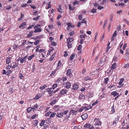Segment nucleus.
Wrapping results in <instances>:
<instances>
[{"instance_id":"53","label":"nucleus","mask_w":129,"mask_h":129,"mask_svg":"<svg viewBox=\"0 0 129 129\" xmlns=\"http://www.w3.org/2000/svg\"><path fill=\"white\" fill-rule=\"evenodd\" d=\"M103 8H104L102 6H99L98 7V9L99 10H101V9H102Z\"/></svg>"},{"instance_id":"25","label":"nucleus","mask_w":129,"mask_h":129,"mask_svg":"<svg viewBox=\"0 0 129 129\" xmlns=\"http://www.w3.org/2000/svg\"><path fill=\"white\" fill-rule=\"evenodd\" d=\"M41 96V95L40 94H37L35 97L34 98V99L35 100L38 99Z\"/></svg>"},{"instance_id":"24","label":"nucleus","mask_w":129,"mask_h":129,"mask_svg":"<svg viewBox=\"0 0 129 129\" xmlns=\"http://www.w3.org/2000/svg\"><path fill=\"white\" fill-rule=\"evenodd\" d=\"M33 31L32 30L29 33V34L27 36V38H30L33 35Z\"/></svg>"},{"instance_id":"19","label":"nucleus","mask_w":129,"mask_h":129,"mask_svg":"<svg viewBox=\"0 0 129 129\" xmlns=\"http://www.w3.org/2000/svg\"><path fill=\"white\" fill-rule=\"evenodd\" d=\"M57 70L56 69L54 71L52 72L51 73L50 75V76L53 77V76H54V74L56 72Z\"/></svg>"},{"instance_id":"59","label":"nucleus","mask_w":129,"mask_h":129,"mask_svg":"<svg viewBox=\"0 0 129 129\" xmlns=\"http://www.w3.org/2000/svg\"><path fill=\"white\" fill-rule=\"evenodd\" d=\"M125 124H126V123H125V121L124 120L123 121L122 123V125L123 126H124L126 125Z\"/></svg>"},{"instance_id":"39","label":"nucleus","mask_w":129,"mask_h":129,"mask_svg":"<svg viewBox=\"0 0 129 129\" xmlns=\"http://www.w3.org/2000/svg\"><path fill=\"white\" fill-rule=\"evenodd\" d=\"M47 87V85H44L43 86H41L40 87V89L41 90L44 89L45 88Z\"/></svg>"},{"instance_id":"21","label":"nucleus","mask_w":129,"mask_h":129,"mask_svg":"<svg viewBox=\"0 0 129 129\" xmlns=\"http://www.w3.org/2000/svg\"><path fill=\"white\" fill-rule=\"evenodd\" d=\"M59 106L58 105H55L54 107V109L56 111H57L59 109Z\"/></svg>"},{"instance_id":"40","label":"nucleus","mask_w":129,"mask_h":129,"mask_svg":"<svg viewBox=\"0 0 129 129\" xmlns=\"http://www.w3.org/2000/svg\"><path fill=\"white\" fill-rule=\"evenodd\" d=\"M82 47V46L81 45H78L77 48V49L78 50H80Z\"/></svg>"},{"instance_id":"56","label":"nucleus","mask_w":129,"mask_h":129,"mask_svg":"<svg viewBox=\"0 0 129 129\" xmlns=\"http://www.w3.org/2000/svg\"><path fill=\"white\" fill-rule=\"evenodd\" d=\"M51 113V112H48L47 113L45 114V116H49L50 114V113Z\"/></svg>"},{"instance_id":"12","label":"nucleus","mask_w":129,"mask_h":129,"mask_svg":"<svg viewBox=\"0 0 129 129\" xmlns=\"http://www.w3.org/2000/svg\"><path fill=\"white\" fill-rule=\"evenodd\" d=\"M79 97V99L82 101L85 98V96L82 94H80Z\"/></svg>"},{"instance_id":"34","label":"nucleus","mask_w":129,"mask_h":129,"mask_svg":"<svg viewBox=\"0 0 129 129\" xmlns=\"http://www.w3.org/2000/svg\"><path fill=\"white\" fill-rule=\"evenodd\" d=\"M57 86V84H53L51 88L54 89Z\"/></svg>"},{"instance_id":"38","label":"nucleus","mask_w":129,"mask_h":129,"mask_svg":"<svg viewBox=\"0 0 129 129\" xmlns=\"http://www.w3.org/2000/svg\"><path fill=\"white\" fill-rule=\"evenodd\" d=\"M84 80L86 81L88 80H91V79L89 78V77L88 76H86Z\"/></svg>"},{"instance_id":"57","label":"nucleus","mask_w":129,"mask_h":129,"mask_svg":"<svg viewBox=\"0 0 129 129\" xmlns=\"http://www.w3.org/2000/svg\"><path fill=\"white\" fill-rule=\"evenodd\" d=\"M11 64H9L8 66H7L6 67V69H9L10 68H12L11 67Z\"/></svg>"},{"instance_id":"51","label":"nucleus","mask_w":129,"mask_h":129,"mask_svg":"<svg viewBox=\"0 0 129 129\" xmlns=\"http://www.w3.org/2000/svg\"><path fill=\"white\" fill-rule=\"evenodd\" d=\"M96 9L93 8L91 11V12L92 13H94L96 12Z\"/></svg>"},{"instance_id":"18","label":"nucleus","mask_w":129,"mask_h":129,"mask_svg":"<svg viewBox=\"0 0 129 129\" xmlns=\"http://www.w3.org/2000/svg\"><path fill=\"white\" fill-rule=\"evenodd\" d=\"M32 106L33 107H32V109L33 111H34V110L37 109L38 107H39V106H38V105L37 104H36L35 105H34V106Z\"/></svg>"},{"instance_id":"41","label":"nucleus","mask_w":129,"mask_h":129,"mask_svg":"<svg viewBox=\"0 0 129 129\" xmlns=\"http://www.w3.org/2000/svg\"><path fill=\"white\" fill-rule=\"evenodd\" d=\"M99 102V101H98L97 100L94 103H93L92 104V106H94L95 105L97 104Z\"/></svg>"},{"instance_id":"37","label":"nucleus","mask_w":129,"mask_h":129,"mask_svg":"<svg viewBox=\"0 0 129 129\" xmlns=\"http://www.w3.org/2000/svg\"><path fill=\"white\" fill-rule=\"evenodd\" d=\"M111 109V111L112 112V113H114L115 112V110L114 109V105H113V106L112 107Z\"/></svg>"},{"instance_id":"15","label":"nucleus","mask_w":129,"mask_h":129,"mask_svg":"<svg viewBox=\"0 0 129 129\" xmlns=\"http://www.w3.org/2000/svg\"><path fill=\"white\" fill-rule=\"evenodd\" d=\"M62 64L60 61H59L58 63V64L57 66L56 69L57 70L60 68Z\"/></svg>"},{"instance_id":"49","label":"nucleus","mask_w":129,"mask_h":129,"mask_svg":"<svg viewBox=\"0 0 129 129\" xmlns=\"http://www.w3.org/2000/svg\"><path fill=\"white\" fill-rule=\"evenodd\" d=\"M48 27L49 29H51L53 28V26L52 25H49L48 26Z\"/></svg>"},{"instance_id":"61","label":"nucleus","mask_w":129,"mask_h":129,"mask_svg":"<svg viewBox=\"0 0 129 129\" xmlns=\"http://www.w3.org/2000/svg\"><path fill=\"white\" fill-rule=\"evenodd\" d=\"M85 87H83L82 88L80 89V90L81 92H82L84 91L85 90Z\"/></svg>"},{"instance_id":"17","label":"nucleus","mask_w":129,"mask_h":129,"mask_svg":"<svg viewBox=\"0 0 129 129\" xmlns=\"http://www.w3.org/2000/svg\"><path fill=\"white\" fill-rule=\"evenodd\" d=\"M56 116L58 117L61 118L63 117V115L61 113H57L56 114Z\"/></svg>"},{"instance_id":"55","label":"nucleus","mask_w":129,"mask_h":129,"mask_svg":"<svg viewBox=\"0 0 129 129\" xmlns=\"http://www.w3.org/2000/svg\"><path fill=\"white\" fill-rule=\"evenodd\" d=\"M81 22L82 23H85L86 24V21L84 19H83L81 21Z\"/></svg>"},{"instance_id":"48","label":"nucleus","mask_w":129,"mask_h":129,"mask_svg":"<svg viewBox=\"0 0 129 129\" xmlns=\"http://www.w3.org/2000/svg\"><path fill=\"white\" fill-rule=\"evenodd\" d=\"M51 44L52 45L54 46H56L57 44L54 42H52Z\"/></svg>"},{"instance_id":"52","label":"nucleus","mask_w":129,"mask_h":129,"mask_svg":"<svg viewBox=\"0 0 129 129\" xmlns=\"http://www.w3.org/2000/svg\"><path fill=\"white\" fill-rule=\"evenodd\" d=\"M39 42H40V41L39 40H37L35 42H34V44L35 45H36L39 43Z\"/></svg>"},{"instance_id":"10","label":"nucleus","mask_w":129,"mask_h":129,"mask_svg":"<svg viewBox=\"0 0 129 129\" xmlns=\"http://www.w3.org/2000/svg\"><path fill=\"white\" fill-rule=\"evenodd\" d=\"M72 71L71 69H69L67 71V76H71V75L72 76Z\"/></svg>"},{"instance_id":"6","label":"nucleus","mask_w":129,"mask_h":129,"mask_svg":"<svg viewBox=\"0 0 129 129\" xmlns=\"http://www.w3.org/2000/svg\"><path fill=\"white\" fill-rule=\"evenodd\" d=\"M79 88V86L78 84H74L73 86V89L74 91H76Z\"/></svg>"},{"instance_id":"9","label":"nucleus","mask_w":129,"mask_h":129,"mask_svg":"<svg viewBox=\"0 0 129 129\" xmlns=\"http://www.w3.org/2000/svg\"><path fill=\"white\" fill-rule=\"evenodd\" d=\"M124 79L123 78L121 79L120 80V81L118 83V84L120 85V87H121L123 86V84H122L123 81H124Z\"/></svg>"},{"instance_id":"11","label":"nucleus","mask_w":129,"mask_h":129,"mask_svg":"<svg viewBox=\"0 0 129 129\" xmlns=\"http://www.w3.org/2000/svg\"><path fill=\"white\" fill-rule=\"evenodd\" d=\"M47 91L49 93L50 96L53 93V91L51 88H48L47 89Z\"/></svg>"},{"instance_id":"60","label":"nucleus","mask_w":129,"mask_h":129,"mask_svg":"<svg viewBox=\"0 0 129 129\" xmlns=\"http://www.w3.org/2000/svg\"><path fill=\"white\" fill-rule=\"evenodd\" d=\"M116 35V31H115L113 34L112 36L115 37Z\"/></svg>"},{"instance_id":"30","label":"nucleus","mask_w":129,"mask_h":129,"mask_svg":"<svg viewBox=\"0 0 129 129\" xmlns=\"http://www.w3.org/2000/svg\"><path fill=\"white\" fill-rule=\"evenodd\" d=\"M56 114V113H52L50 115V118H53L55 117V115Z\"/></svg>"},{"instance_id":"22","label":"nucleus","mask_w":129,"mask_h":129,"mask_svg":"<svg viewBox=\"0 0 129 129\" xmlns=\"http://www.w3.org/2000/svg\"><path fill=\"white\" fill-rule=\"evenodd\" d=\"M56 53H54L52 55L51 57L49 58V60L50 61H52L54 58Z\"/></svg>"},{"instance_id":"36","label":"nucleus","mask_w":129,"mask_h":129,"mask_svg":"<svg viewBox=\"0 0 129 129\" xmlns=\"http://www.w3.org/2000/svg\"><path fill=\"white\" fill-rule=\"evenodd\" d=\"M69 112L68 110L64 111L62 113L63 114L66 115V114Z\"/></svg>"},{"instance_id":"35","label":"nucleus","mask_w":129,"mask_h":129,"mask_svg":"<svg viewBox=\"0 0 129 129\" xmlns=\"http://www.w3.org/2000/svg\"><path fill=\"white\" fill-rule=\"evenodd\" d=\"M109 80V78L107 77L104 79V83L106 84H107L108 83V81Z\"/></svg>"},{"instance_id":"29","label":"nucleus","mask_w":129,"mask_h":129,"mask_svg":"<svg viewBox=\"0 0 129 129\" xmlns=\"http://www.w3.org/2000/svg\"><path fill=\"white\" fill-rule=\"evenodd\" d=\"M35 55L34 54L32 55H31L29 56L28 58V60H31L33 58L34 56Z\"/></svg>"},{"instance_id":"62","label":"nucleus","mask_w":129,"mask_h":129,"mask_svg":"<svg viewBox=\"0 0 129 129\" xmlns=\"http://www.w3.org/2000/svg\"><path fill=\"white\" fill-rule=\"evenodd\" d=\"M129 67V64H126L124 66V67L125 68H127Z\"/></svg>"},{"instance_id":"23","label":"nucleus","mask_w":129,"mask_h":129,"mask_svg":"<svg viewBox=\"0 0 129 129\" xmlns=\"http://www.w3.org/2000/svg\"><path fill=\"white\" fill-rule=\"evenodd\" d=\"M57 102V100L55 99L54 100L52 101L50 103V105H53L55 103H56Z\"/></svg>"},{"instance_id":"50","label":"nucleus","mask_w":129,"mask_h":129,"mask_svg":"<svg viewBox=\"0 0 129 129\" xmlns=\"http://www.w3.org/2000/svg\"><path fill=\"white\" fill-rule=\"evenodd\" d=\"M86 35L85 34H84V35H81L80 36V38H84L86 37Z\"/></svg>"},{"instance_id":"43","label":"nucleus","mask_w":129,"mask_h":129,"mask_svg":"<svg viewBox=\"0 0 129 129\" xmlns=\"http://www.w3.org/2000/svg\"><path fill=\"white\" fill-rule=\"evenodd\" d=\"M119 116H117V117H116L114 119V121L117 122H118V121L119 119Z\"/></svg>"},{"instance_id":"42","label":"nucleus","mask_w":129,"mask_h":129,"mask_svg":"<svg viewBox=\"0 0 129 129\" xmlns=\"http://www.w3.org/2000/svg\"><path fill=\"white\" fill-rule=\"evenodd\" d=\"M41 26V25L39 24H37L34 27V28H38L39 27H40Z\"/></svg>"},{"instance_id":"33","label":"nucleus","mask_w":129,"mask_h":129,"mask_svg":"<svg viewBox=\"0 0 129 129\" xmlns=\"http://www.w3.org/2000/svg\"><path fill=\"white\" fill-rule=\"evenodd\" d=\"M23 75L21 73H19V77L21 79H22L23 78L22 77H23Z\"/></svg>"},{"instance_id":"54","label":"nucleus","mask_w":129,"mask_h":129,"mask_svg":"<svg viewBox=\"0 0 129 129\" xmlns=\"http://www.w3.org/2000/svg\"><path fill=\"white\" fill-rule=\"evenodd\" d=\"M62 80V79L61 78H58L57 79V80L56 81V83H58L61 80Z\"/></svg>"},{"instance_id":"4","label":"nucleus","mask_w":129,"mask_h":129,"mask_svg":"<svg viewBox=\"0 0 129 129\" xmlns=\"http://www.w3.org/2000/svg\"><path fill=\"white\" fill-rule=\"evenodd\" d=\"M18 66L17 64L15 62H13L11 64V67L12 68V69H14Z\"/></svg>"},{"instance_id":"16","label":"nucleus","mask_w":129,"mask_h":129,"mask_svg":"<svg viewBox=\"0 0 129 129\" xmlns=\"http://www.w3.org/2000/svg\"><path fill=\"white\" fill-rule=\"evenodd\" d=\"M91 126V125L90 124L87 123L84 125V127H85L86 129L88 128H89Z\"/></svg>"},{"instance_id":"58","label":"nucleus","mask_w":129,"mask_h":129,"mask_svg":"<svg viewBox=\"0 0 129 129\" xmlns=\"http://www.w3.org/2000/svg\"><path fill=\"white\" fill-rule=\"evenodd\" d=\"M124 128H126L127 129H128L129 128V123H128L126 126V127H124Z\"/></svg>"},{"instance_id":"7","label":"nucleus","mask_w":129,"mask_h":129,"mask_svg":"<svg viewBox=\"0 0 129 129\" xmlns=\"http://www.w3.org/2000/svg\"><path fill=\"white\" fill-rule=\"evenodd\" d=\"M67 91V90L66 89H63L60 91L59 94L60 95H64Z\"/></svg>"},{"instance_id":"5","label":"nucleus","mask_w":129,"mask_h":129,"mask_svg":"<svg viewBox=\"0 0 129 129\" xmlns=\"http://www.w3.org/2000/svg\"><path fill=\"white\" fill-rule=\"evenodd\" d=\"M12 59L11 57L9 56L6 59V63L7 64H9L11 62Z\"/></svg>"},{"instance_id":"46","label":"nucleus","mask_w":129,"mask_h":129,"mask_svg":"<svg viewBox=\"0 0 129 129\" xmlns=\"http://www.w3.org/2000/svg\"><path fill=\"white\" fill-rule=\"evenodd\" d=\"M11 8V7L10 6H7L5 7V9L7 10H9Z\"/></svg>"},{"instance_id":"8","label":"nucleus","mask_w":129,"mask_h":129,"mask_svg":"<svg viewBox=\"0 0 129 129\" xmlns=\"http://www.w3.org/2000/svg\"><path fill=\"white\" fill-rule=\"evenodd\" d=\"M35 29L34 32L36 33L40 32L42 30V28H37Z\"/></svg>"},{"instance_id":"45","label":"nucleus","mask_w":129,"mask_h":129,"mask_svg":"<svg viewBox=\"0 0 129 129\" xmlns=\"http://www.w3.org/2000/svg\"><path fill=\"white\" fill-rule=\"evenodd\" d=\"M50 3H51V2H50L49 3H48V6L47 7V9H49V8H51V5L50 4Z\"/></svg>"},{"instance_id":"31","label":"nucleus","mask_w":129,"mask_h":129,"mask_svg":"<svg viewBox=\"0 0 129 129\" xmlns=\"http://www.w3.org/2000/svg\"><path fill=\"white\" fill-rule=\"evenodd\" d=\"M45 122V121L44 120H43L41 121L40 123V126H43L44 125Z\"/></svg>"},{"instance_id":"26","label":"nucleus","mask_w":129,"mask_h":129,"mask_svg":"<svg viewBox=\"0 0 129 129\" xmlns=\"http://www.w3.org/2000/svg\"><path fill=\"white\" fill-rule=\"evenodd\" d=\"M76 55L73 54L70 57V58L71 60H72L74 59L76 56Z\"/></svg>"},{"instance_id":"27","label":"nucleus","mask_w":129,"mask_h":129,"mask_svg":"<svg viewBox=\"0 0 129 129\" xmlns=\"http://www.w3.org/2000/svg\"><path fill=\"white\" fill-rule=\"evenodd\" d=\"M26 24L25 22H23L19 26V28H20L22 27H24Z\"/></svg>"},{"instance_id":"64","label":"nucleus","mask_w":129,"mask_h":129,"mask_svg":"<svg viewBox=\"0 0 129 129\" xmlns=\"http://www.w3.org/2000/svg\"><path fill=\"white\" fill-rule=\"evenodd\" d=\"M36 117V114L34 115L31 117V119H34Z\"/></svg>"},{"instance_id":"14","label":"nucleus","mask_w":129,"mask_h":129,"mask_svg":"<svg viewBox=\"0 0 129 129\" xmlns=\"http://www.w3.org/2000/svg\"><path fill=\"white\" fill-rule=\"evenodd\" d=\"M111 95H113V96L114 97H115L117 95H118V93H117L116 91H113L111 92Z\"/></svg>"},{"instance_id":"47","label":"nucleus","mask_w":129,"mask_h":129,"mask_svg":"<svg viewBox=\"0 0 129 129\" xmlns=\"http://www.w3.org/2000/svg\"><path fill=\"white\" fill-rule=\"evenodd\" d=\"M34 26H35V24H33L32 25H30V26H28L27 27V28L28 29H30L32 27Z\"/></svg>"},{"instance_id":"20","label":"nucleus","mask_w":129,"mask_h":129,"mask_svg":"<svg viewBox=\"0 0 129 129\" xmlns=\"http://www.w3.org/2000/svg\"><path fill=\"white\" fill-rule=\"evenodd\" d=\"M116 63H114L113 64L111 68V70H114L116 68Z\"/></svg>"},{"instance_id":"32","label":"nucleus","mask_w":129,"mask_h":129,"mask_svg":"<svg viewBox=\"0 0 129 129\" xmlns=\"http://www.w3.org/2000/svg\"><path fill=\"white\" fill-rule=\"evenodd\" d=\"M32 109V107H29L27 109V113H29L30 112L31 110Z\"/></svg>"},{"instance_id":"1","label":"nucleus","mask_w":129,"mask_h":129,"mask_svg":"<svg viewBox=\"0 0 129 129\" xmlns=\"http://www.w3.org/2000/svg\"><path fill=\"white\" fill-rule=\"evenodd\" d=\"M94 124L95 125H101L102 122L100 119L98 117H96L94 119Z\"/></svg>"},{"instance_id":"28","label":"nucleus","mask_w":129,"mask_h":129,"mask_svg":"<svg viewBox=\"0 0 129 129\" xmlns=\"http://www.w3.org/2000/svg\"><path fill=\"white\" fill-rule=\"evenodd\" d=\"M67 45L69 48H71L72 47V44L70 42H68L67 43Z\"/></svg>"},{"instance_id":"13","label":"nucleus","mask_w":129,"mask_h":129,"mask_svg":"<svg viewBox=\"0 0 129 129\" xmlns=\"http://www.w3.org/2000/svg\"><path fill=\"white\" fill-rule=\"evenodd\" d=\"M81 117L83 120H85L87 118L88 115L87 114L85 113L82 115Z\"/></svg>"},{"instance_id":"44","label":"nucleus","mask_w":129,"mask_h":129,"mask_svg":"<svg viewBox=\"0 0 129 129\" xmlns=\"http://www.w3.org/2000/svg\"><path fill=\"white\" fill-rule=\"evenodd\" d=\"M54 50V49L53 47H51L50 48V49L49 50V53H48V54H49L50 53H51V51H53Z\"/></svg>"},{"instance_id":"2","label":"nucleus","mask_w":129,"mask_h":129,"mask_svg":"<svg viewBox=\"0 0 129 129\" xmlns=\"http://www.w3.org/2000/svg\"><path fill=\"white\" fill-rule=\"evenodd\" d=\"M71 86V83L68 81L67 82L65 83V84H64V87L67 89H69L70 87Z\"/></svg>"},{"instance_id":"63","label":"nucleus","mask_w":129,"mask_h":129,"mask_svg":"<svg viewBox=\"0 0 129 129\" xmlns=\"http://www.w3.org/2000/svg\"><path fill=\"white\" fill-rule=\"evenodd\" d=\"M86 71V69L85 68H84L82 70V73L83 74L85 73Z\"/></svg>"},{"instance_id":"3","label":"nucleus","mask_w":129,"mask_h":129,"mask_svg":"<svg viewBox=\"0 0 129 129\" xmlns=\"http://www.w3.org/2000/svg\"><path fill=\"white\" fill-rule=\"evenodd\" d=\"M27 57V56H26L23 58H21L20 59V62L21 63H25L26 62V60Z\"/></svg>"}]
</instances>
